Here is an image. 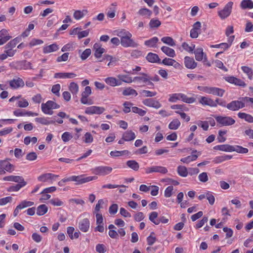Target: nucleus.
<instances>
[{
    "label": "nucleus",
    "instance_id": "obj_31",
    "mask_svg": "<svg viewBox=\"0 0 253 253\" xmlns=\"http://www.w3.org/2000/svg\"><path fill=\"white\" fill-rule=\"evenodd\" d=\"M161 49L166 55L169 57L173 58L176 56L174 50L168 46H163Z\"/></svg>",
    "mask_w": 253,
    "mask_h": 253
},
{
    "label": "nucleus",
    "instance_id": "obj_60",
    "mask_svg": "<svg viewBox=\"0 0 253 253\" xmlns=\"http://www.w3.org/2000/svg\"><path fill=\"white\" fill-rule=\"evenodd\" d=\"M181 93H175L169 95V101L170 102H176L177 100H180Z\"/></svg>",
    "mask_w": 253,
    "mask_h": 253
},
{
    "label": "nucleus",
    "instance_id": "obj_51",
    "mask_svg": "<svg viewBox=\"0 0 253 253\" xmlns=\"http://www.w3.org/2000/svg\"><path fill=\"white\" fill-rule=\"evenodd\" d=\"M161 25V22L157 19L155 18H152L150 20L149 25L150 28H157Z\"/></svg>",
    "mask_w": 253,
    "mask_h": 253
},
{
    "label": "nucleus",
    "instance_id": "obj_7",
    "mask_svg": "<svg viewBox=\"0 0 253 253\" xmlns=\"http://www.w3.org/2000/svg\"><path fill=\"white\" fill-rule=\"evenodd\" d=\"M91 93V87L89 86H86L84 88V90L82 93L81 102L82 104L85 105L92 104L93 103L92 100L88 98Z\"/></svg>",
    "mask_w": 253,
    "mask_h": 253
},
{
    "label": "nucleus",
    "instance_id": "obj_12",
    "mask_svg": "<svg viewBox=\"0 0 253 253\" xmlns=\"http://www.w3.org/2000/svg\"><path fill=\"white\" fill-rule=\"evenodd\" d=\"M224 79L226 82L235 85L239 86L241 87H245L247 86V84L244 81L234 76L225 77Z\"/></svg>",
    "mask_w": 253,
    "mask_h": 253
},
{
    "label": "nucleus",
    "instance_id": "obj_16",
    "mask_svg": "<svg viewBox=\"0 0 253 253\" xmlns=\"http://www.w3.org/2000/svg\"><path fill=\"white\" fill-rule=\"evenodd\" d=\"M105 111V108L103 107L92 106L88 107L85 110V113L88 115L98 114L100 115L103 113Z\"/></svg>",
    "mask_w": 253,
    "mask_h": 253
},
{
    "label": "nucleus",
    "instance_id": "obj_20",
    "mask_svg": "<svg viewBox=\"0 0 253 253\" xmlns=\"http://www.w3.org/2000/svg\"><path fill=\"white\" fill-rule=\"evenodd\" d=\"M184 64L185 67L189 69H194L197 66V63L194 58L188 56L184 57Z\"/></svg>",
    "mask_w": 253,
    "mask_h": 253
},
{
    "label": "nucleus",
    "instance_id": "obj_43",
    "mask_svg": "<svg viewBox=\"0 0 253 253\" xmlns=\"http://www.w3.org/2000/svg\"><path fill=\"white\" fill-rule=\"evenodd\" d=\"M138 14L140 16H144L147 18H150L152 12L148 8H142L138 10Z\"/></svg>",
    "mask_w": 253,
    "mask_h": 253
},
{
    "label": "nucleus",
    "instance_id": "obj_5",
    "mask_svg": "<svg viewBox=\"0 0 253 253\" xmlns=\"http://www.w3.org/2000/svg\"><path fill=\"white\" fill-rule=\"evenodd\" d=\"M214 118L219 126H230L235 123V120L229 116H215Z\"/></svg>",
    "mask_w": 253,
    "mask_h": 253
},
{
    "label": "nucleus",
    "instance_id": "obj_27",
    "mask_svg": "<svg viewBox=\"0 0 253 253\" xmlns=\"http://www.w3.org/2000/svg\"><path fill=\"white\" fill-rule=\"evenodd\" d=\"M193 53H194L195 59L198 61H202L204 58L205 56H207L206 54L204 52L203 49L202 47H199L194 50Z\"/></svg>",
    "mask_w": 253,
    "mask_h": 253
},
{
    "label": "nucleus",
    "instance_id": "obj_17",
    "mask_svg": "<svg viewBox=\"0 0 253 253\" xmlns=\"http://www.w3.org/2000/svg\"><path fill=\"white\" fill-rule=\"evenodd\" d=\"M121 44L124 47H136L138 46V44L132 39V37L121 39Z\"/></svg>",
    "mask_w": 253,
    "mask_h": 253
},
{
    "label": "nucleus",
    "instance_id": "obj_45",
    "mask_svg": "<svg viewBox=\"0 0 253 253\" xmlns=\"http://www.w3.org/2000/svg\"><path fill=\"white\" fill-rule=\"evenodd\" d=\"M158 213L156 211H153L149 214V220L156 225L159 224V218H158Z\"/></svg>",
    "mask_w": 253,
    "mask_h": 253
},
{
    "label": "nucleus",
    "instance_id": "obj_33",
    "mask_svg": "<svg viewBox=\"0 0 253 253\" xmlns=\"http://www.w3.org/2000/svg\"><path fill=\"white\" fill-rule=\"evenodd\" d=\"M237 115L239 118L244 119L248 123H253V117L251 115L246 113L239 112Z\"/></svg>",
    "mask_w": 253,
    "mask_h": 253
},
{
    "label": "nucleus",
    "instance_id": "obj_35",
    "mask_svg": "<svg viewBox=\"0 0 253 253\" xmlns=\"http://www.w3.org/2000/svg\"><path fill=\"white\" fill-rule=\"evenodd\" d=\"M158 41V38L157 37H154L148 40L145 41L144 44L148 47H155Z\"/></svg>",
    "mask_w": 253,
    "mask_h": 253
},
{
    "label": "nucleus",
    "instance_id": "obj_14",
    "mask_svg": "<svg viewBox=\"0 0 253 253\" xmlns=\"http://www.w3.org/2000/svg\"><path fill=\"white\" fill-rule=\"evenodd\" d=\"M142 103L149 107L158 109L162 107V104L158 100L153 98H146L142 100Z\"/></svg>",
    "mask_w": 253,
    "mask_h": 253
},
{
    "label": "nucleus",
    "instance_id": "obj_10",
    "mask_svg": "<svg viewBox=\"0 0 253 253\" xmlns=\"http://www.w3.org/2000/svg\"><path fill=\"white\" fill-rule=\"evenodd\" d=\"M10 87L12 89H17L24 86L25 83L22 79L16 77L8 81Z\"/></svg>",
    "mask_w": 253,
    "mask_h": 253
},
{
    "label": "nucleus",
    "instance_id": "obj_53",
    "mask_svg": "<svg viewBox=\"0 0 253 253\" xmlns=\"http://www.w3.org/2000/svg\"><path fill=\"white\" fill-rule=\"evenodd\" d=\"M117 35L120 38L121 40L126 37H132V34L129 31L125 29H122L120 31H119Z\"/></svg>",
    "mask_w": 253,
    "mask_h": 253
},
{
    "label": "nucleus",
    "instance_id": "obj_48",
    "mask_svg": "<svg viewBox=\"0 0 253 253\" xmlns=\"http://www.w3.org/2000/svg\"><path fill=\"white\" fill-rule=\"evenodd\" d=\"M161 41L164 43L168 44L171 46L175 45V42L174 40L170 37H164L161 39Z\"/></svg>",
    "mask_w": 253,
    "mask_h": 253
},
{
    "label": "nucleus",
    "instance_id": "obj_18",
    "mask_svg": "<svg viewBox=\"0 0 253 253\" xmlns=\"http://www.w3.org/2000/svg\"><path fill=\"white\" fill-rule=\"evenodd\" d=\"M146 173L152 172H159L162 174H165L168 172V169L166 168L159 166H154L151 167H148L145 169Z\"/></svg>",
    "mask_w": 253,
    "mask_h": 253
},
{
    "label": "nucleus",
    "instance_id": "obj_61",
    "mask_svg": "<svg viewBox=\"0 0 253 253\" xmlns=\"http://www.w3.org/2000/svg\"><path fill=\"white\" fill-rule=\"evenodd\" d=\"M171 108L172 109L177 110V111H179L181 112L188 111V108L187 107H186L185 105H181V104L173 105L171 106Z\"/></svg>",
    "mask_w": 253,
    "mask_h": 253
},
{
    "label": "nucleus",
    "instance_id": "obj_26",
    "mask_svg": "<svg viewBox=\"0 0 253 253\" xmlns=\"http://www.w3.org/2000/svg\"><path fill=\"white\" fill-rule=\"evenodd\" d=\"M77 76V75L73 73H56L54 75L56 79H72Z\"/></svg>",
    "mask_w": 253,
    "mask_h": 253
},
{
    "label": "nucleus",
    "instance_id": "obj_22",
    "mask_svg": "<svg viewBox=\"0 0 253 253\" xmlns=\"http://www.w3.org/2000/svg\"><path fill=\"white\" fill-rule=\"evenodd\" d=\"M34 202L31 201H23L21 203L18 205L16 209H15L13 212V215L14 216H16L19 211V210H22L24 208H27L28 207H30L34 205Z\"/></svg>",
    "mask_w": 253,
    "mask_h": 253
},
{
    "label": "nucleus",
    "instance_id": "obj_19",
    "mask_svg": "<svg viewBox=\"0 0 253 253\" xmlns=\"http://www.w3.org/2000/svg\"><path fill=\"white\" fill-rule=\"evenodd\" d=\"M160 63L167 66H172L175 69H181L182 68V66L178 62L172 58L166 57Z\"/></svg>",
    "mask_w": 253,
    "mask_h": 253
},
{
    "label": "nucleus",
    "instance_id": "obj_44",
    "mask_svg": "<svg viewBox=\"0 0 253 253\" xmlns=\"http://www.w3.org/2000/svg\"><path fill=\"white\" fill-rule=\"evenodd\" d=\"M181 46L183 50L189 53H193L195 48L194 44L192 43L191 45H189L186 42H183L181 44Z\"/></svg>",
    "mask_w": 253,
    "mask_h": 253
},
{
    "label": "nucleus",
    "instance_id": "obj_63",
    "mask_svg": "<svg viewBox=\"0 0 253 253\" xmlns=\"http://www.w3.org/2000/svg\"><path fill=\"white\" fill-rule=\"evenodd\" d=\"M91 54V50L90 48L85 49L81 54L80 57L82 60L86 59Z\"/></svg>",
    "mask_w": 253,
    "mask_h": 253
},
{
    "label": "nucleus",
    "instance_id": "obj_23",
    "mask_svg": "<svg viewBox=\"0 0 253 253\" xmlns=\"http://www.w3.org/2000/svg\"><path fill=\"white\" fill-rule=\"evenodd\" d=\"M106 84L111 86H120L122 85V82L113 77H109L104 79Z\"/></svg>",
    "mask_w": 253,
    "mask_h": 253
},
{
    "label": "nucleus",
    "instance_id": "obj_58",
    "mask_svg": "<svg viewBox=\"0 0 253 253\" xmlns=\"http://www.w3.org/2000/svg\"><path fill=\"white\" fill-rule=\"evenodd\" d=\"M126 165L134 170H137L139 169L138 164L134 160H129L126 162Z\"/></svg>",
    "mask_w": 253,
    "mask_h": 253
},
{
    "label": "nucleus",
    "instance_id": "obj_55",
    "mask_svg": "<svg viewBox=\"0 0 253 253\" xmlns=\"http://www.w3.org/2000/svg\"><path fill=\"white\" fill-rule=\"evenodd\" d=\"M177 172L179 175L182 177H186L188 174V171L184 166H179L177 168Z\"/></svg>",
    "mask_w": 253,
    "mask_h": 253
},
{
    "label": "nucleus",
    "instance_id": "obj_1",
    "mask_svg": "<svg viewBox=\"0 0 253 253\" xmlns=\"http://www.w3.org/2000/svg\"><path fill=\"white\" fill-rule=\"evenodd\" d=\"M160 79L157 75L151 76L149 74L145 73H139V76L133 78V82L139 84V86H144L145 85L149 86V88L154 87V82H159Z\"/></svg>",
    "mask_w": 253,
    "mask_h": 253
},
{
    "label": "nucleus",
    "instance_id": "obj_56",
    "mask_svg": "<svg viewBox=\"0 0 253 253\" xmlns=\"http://www.w3.org/2000/svg\"><path fill=\"white\" fill-rule=\"evenodd\" d=\"M133 104L129 101H125L123 103V111L125 113H128L131 111V108L133 107Z\"/></svg>",
    "mask_w": 253,
    "mask_h": 253
},
{
    "label": "nucleus",
    "instance_id": "obj_34",
    "mask_svg": "<svg viewBox=\"0 0 253 253\" xmlns=\"http://www.w3.org/2000/svg\"><path fill=\"white\" fill-rule=\"evenodd\" d=\"M87 12L88 11L86 9L83 10H77L74 11L73 17L76 20H79L83 18Z\"/></svg>",
    "mask_w": 253,
    "mask_h": 253
},
{
    "label": "nucleus",
    "instance_id": "obj_24",
    "mask_svg": "<svg viewBox=\"0 0 253 253\" xmlns=\"http://www.w3.org/2000/svg\"><path fill=\"white\" fill-rule=\"evenodd\" d=\"M90 226V222L87 218H84L79 223V228L84 232L88 231Z\"/></svg>",
    "mask_w": 253,
    "mask_h": 253
},
{
    "label": "nucleus",
    "instance_id": "obj_28",
    "mask_svg": "<svg viewBox=\"0 0 253 253\" xmlns=\"http://www.w3.org/2000/svg\"><path fill=\"white\" fill-rule=\"evenodd\" d=\"M147 61L151 63H161V60L159 56L156 54L152 52H149L146 57Z\"/></svg>",
    "mask_w": 253,
    "mask_h": 253
},
{
    "label": "nucleus",
    "instance_id": "obj_9",
    "mask_svg": "<svg viewBox=\"0 0 253 253\" xmlns=\"http://www.w3.org/2000/svg\"><path fill=\"white\" fill-rule=\"evenodd\" d=\"M233 3L232 1L228 2L224 7L223 9L218 12V16L222 19L228 17L231 14Z\"/></svg>",
    "mask_w": 253,
    "mask_h": 253
},
{
    "label": "nucleus",
    "instance_id": "obj_3",
    "mask_svg": "<svg viewBox=\"0 0 253 253\" xmlns=\"http://www.w3.org/2000/svg\"><path fill=\"white\" fill-rule=\"evenodd\" d=\"M197 88L200 91L208 94H211L218 96H222L225 92L223 89L216 87H210L207 86H198Z\"/></svg>",
    "mask_w": 253,
    "mask_h": 253
},
{
    "label": "nucleus",
    "instance_id": "obj_11",
    "mask_svg": "<svg viewBox=\"0 0 253 253\" xmlns=\"http://www.w3.org/2000/svg\"><path fill=\"white\" fill-rule=\"evenodd\" d=\"M219 100V99L217 98L215 100H213L211 98L201 96L199 100L200 104L203 106H209L211 107H217V102Z\"/></svg>",
    "mask_w": 253,
    "mask_h": 253
},
{
    "label": "nucleus",
    "instance_id": "obj_32",
    "mask_svg": "<svg viewBox=\"0 0 253 253\" xmlns=\"http://www.w3.org/2000/svg\"><path fill=\"white\" fill-rule=\"evenodd\" d=\"M17 184L15 185L11 186L8 189V191L9 192H15L19 191L22 187L25 186L27 184V182L24 181H21L18 182Z\"/></svg>",
    "mask_w": 253,
    "mask_h": 253
},
{
    "label": "nucleus",
    "instance_id": "obj_59",
    "mask_svg": "<svg viewBox=\"0 0 253 253\" xmlns=\"http://www.w3.org/2000/svg\"><path fill=\"white\" fill-rule=\"evenodd\" d=\"M227 133L226 130H220L218 131V135L217 137L218 142L219 143H222L225 141L226 138L224 136L225 134Z\"/></svg>",
    "mask_w": 253,
    "mask_h": 253
},
{
    "label": "nucleus",
    "instance_id": "obj_21",
    "mask_svg": "<svg viewBox=\"0 0 253 253\" xmlns=\"http://www.w3.org/2000/svg\"><path fill=\"white\" fill-rule=\"evenodd\" d=\"M93 49L94 51V55L98 59H100L103 53L105 52V48L101 47L99 43H95L93 45Z\"/></svg>",
    "mask_w": 253,
    "mask_h": 253
},
{
    "label": "nucleus",
    "instance_id": "obj_13",
    "mask_svg": "<svg viewBox=\"0 0 253 253\" xmlns=\"http://www.w3.org/2000/svg\"><path fill=\"white\" fill-rule=\"evenodd\" d=\"M58 177V175H55L51 173H43L38 177V180L40 182H50L52 183L53 181Z\"/></svg>",
    "mask_w": 253,
    "mask_h": 253
},
{
    "label": "nucleus",
    "instance_id": "obj_30",
    "mask_svg": "<svg viewBox=\"0 0 253 253\" xmlns=\"http://www.w3.org/2000/svg\"><path fill=\"white\" fill-rule=\"evenodd\" d=\"M232 146L228 144L218 145L213 147V149L216 151L224 152H231Z\"/></svg>",
    "mask_w": 253,
    "mask_h": 253
},
{
    "label": "nucleus",
    "instance_id": "obj_50",
    "mask_svg": "<svg viewBox=\"0 0 253 253\" xmlns=\"http://www.w3.org/2000/svg\"><path fill=\"white\" fill-rule=\"evenodd\" d=\"M69 89L73 95H76L79 92V85L77 84L72 82L69 84Z\"/></svg>",
    "mask_w": 253,
    "mask_h": 253
},
{
    "label": "nucleus",
    "instance_id": "obj_6",
    "mask_svg": "<svg viewBox=\"0 0 253 253\" xmlns=\"http://www.w3.org/2000/svg\"><path fill=\"white\" fill-rule=\"evenodd\" d=\"M11 68L21 70L32 69V64L26 60L13 61L9 64Z\"/></svg>",
    "mask_w": 253,
    "mask_h": 253
},
{
    "label": "nucleus",
    "instance_id": "obj_37",
    "mask_svg": "<svg viewBox=\"0 0 253 253\" xmlns=\"http://www.w3.org/2000/svg\"><path fill=\"white\" fill-rule=\"evenodd\" d=\"M117 77L122 82L130 84L133 82V78L127 75H118Z\"/></svg>",
    "mask_w": 253,
    "mask_h": 253
},
{
    "label": "nucleus",
    "instance_id": "obj_36",
    "mask_svg": "<svg viewBox=\"0 0 253 253\" xmlns=\"http://www.w3.org/2000/svg\"><path fill=\"white\" fill-rule=\"evenodd\" d=\"M3 180L4 181H13L15 182H19L21 181H23L24 178L20 176H14V175H10L7 176H5L3 178Z\"/></svg>",
    "mask_w": 253,
    "mask_h": 253
},
{
    "label": "nucleus",
    "instance_id": "obj_29",
    "mask_svg": "<svg viewBox=\"0 0 253 253\" xmlns=\"http://www.w3.org/2000/svg\"><path fill=\"white\" fill-rule=\"evenodd\" d=\"M122 136L126 141H130L135 138L136 135L132 130H127L123 134Z\"/></svg>",
    "mask_w": 253,
    "mask_h": 253
},
{
    "label": "nucleus",
    "instance_id": "obj_64",
    "mask_svg": "<svg viewBox=\"0 0 253 253\" xmlns=\"http://www.w3.org/2000/svg\"><path fill=\"white\" fill-rule=\"evenodd\" d=\"M93 136L90 132H86L84 136V141L86 143H91L93 141Z\"/></svg>",
    "mask_w": 253,
    "mask_h": 253
},
{
    "label": "nucleus",
    "instance_id": "obj_57",
    "mask_svg": "<svg viewBox=\"0 0 253 253\" xmlns=\"http://www.w3.org/2000/svg\"><path fill=\"white\" fill-rule=\"evenodd\" d=\"M140 93L145 97H152L155 96L157 94L156 91H152L148 90H142Z\"/></svg>",
    "mask_w": 253,
    "mask_h": 253
},
{
    "label": "nucleus",
    "instance_id": "obj_42",
    "mask_svg": "<svg viewBox=\"0 0 253 253\" xmlns=\"http://www.w3.org/2000/svg\"><path fill=\"white\" fill-rule=\"evenodd\" d=\"M122 94L124 96L133 95L134 96H136L138 94L136 90L130 87L125 88L123 91Z\"/></svg>",
    "mask_w": 253,
    "mask_h": 253
},
{
    "label": "nucleus",
    "instance_id": "obj_15",
    "mask_svg": "<svg viewBox=\"0 0 253 253\" xmlns=\"http://www.w3.org/2000/svg\"><path fill=\"white\" fill-rule=\"evenodd\" d=\"M112 168L108 166H100L94 169L93 172L97 175H106L110 173L112 171Z\"/></svg>",
    "mask_w": 253,
    "mask_h": 253
},
{
    "label": "nucleus",
    "instance_id": "obj_41",
    "mask_svg": "<svg viewBox=\"0 0 253 253\" xmlns=\"http://www.w3.org/2000/svg\"><path fill=\"white\" fill-rule=\"evenodd\" d=\"M180 100L183 102L192 104L196 101V98L193 97H188L186 94L181 93Z\"/></svg>",
    "mask_w": 253,
    "mask_h": 253
},
{
    "label": "nucleus",
    "instance_id": "obj_46",
    "mask_svg": "<svg viewBox=\"0 0 253 253\" xmlns=\"http://www.w3.org/2000/svg\"><path fill=\"white\" fill-rule=\"evenodd\" d=\"M241 69L248 76L249 79L251 80L253 79V72L252 68L246 66H243L241 67Z\"/></svg>",
    "mask_w": 253,
    "mask_h": 253
},
{
    "label": "nucleus",
    "instance_id": "obj_25",
    "mask_svg": "<svg viewBox=\"0 0 253 253\" xmlns=\"http://www.w3.org/2000/svg\"><path fill=\"white\" fill-rule=\"evenodd\" d=\"M58 45L56 43H52L48 45H45L43 47L42 52L44 54H48L52 52H55L59 49Z\"/></svg>",
    "mask_w": 253,
    "mask_h": 253
},
{
    "label": "nucleus",
    "instance_id": "obj_49",
    "mask_svg": "<svg viewBox=\"0 0 253 253\" xmlns=\"http://www.w3.org/2000/svg\"><path fill=\"white\" fill-rule=\"evenodd\" d=\"M48 211L47 207L44 205H40L37 210V214L39 215H42L46 213Z\"/></svg>",
    "mask_w": 253,
    "mask_h": 253
},
{
    "label": "nucleus",
    "instance_id": "obj_62",
    "mask_svg": "<svg viewBox=\"0 0 253 253\" xmlns=\"http://www.w3.org/2000/svg\"><path fill=\"white\" fill-rule=\"evenodd\" d=\"M132 112L135 114H138L139 116L143 117L146 114V111L144 110L137 107H132Z\"/></svg>",
    "mask_w": 253,
    "mask_h": 253
},
{
    "label": "nucleus",
    "instance_id": "obj_38",
    "mask_svg": "<svg viewBox=\"0 0 253 253\" xmlns=\"http://www.w3.org/2000/svg\"><path fill=\"white\" fill-rule=\"evenodd\" d=\"M129 154V152L126 150L123 151H113L110 152V155L113 157H118L122 156H128Z\"/></svg>",
    "mask_w": 253,
    "mask_h": 253
},
{
    "label": "nucleus",
    "instance_id": "obj_54",
    "mask_svg": "<svg viewBox=\"0 0 253 253\" xmlns=\"http://www.w3.org/2000/svg\"><path fill=\"white\" fill-rule=\"evenodd\" d=\"M20 100H18L17 102V107H20V108H26L29 106V102L24 98H21Z\"/></svg>",
    "mask_w": 253,
    "mask_h": 253
},
{
    "label": "nucleus",
    "instance_id": "obj_2",
    "mask_svg": "<svg viewBox=\"0 0 253 253\" xmlns=\"http://www.w3.org/2000/svg\"><path fill=\"white\" fill-rule=\"evenodd\" d=\"M98 178L97 176H86L85 174H82L80 175H73L68 177L67 180L70 181L76 182V185L83 184L89 181L96 180Z\"/></svg>",
    "mask_w": 253,
    "mask_h": 253
},
{
    "label": "nucleus",
    "instance_id": "obj_47",
    "mask_svg": "<svg viewBox=\"0 0 253 253\" xmlns=\"http://www.w3.org/2000/svg\"><path fill=\"white\" fill-rule=\"evenodd\" d=\"M231 152L236 151L241 154H246L248 152V149L239 145L232 146Z\"/></svg>",
    "mask_w": 253,
    "mask_h": 253
},
{
    "label": "nucleus",
    "instance_id": "obj_4",
    "mask_svg": "<svg viewBox=\"0 0 253 253\" xmlns=\"http://www.w3.org/2000/svg\"><path fill=\"white\" fill-rule=\"evenodd\" d=\"M60 105L56 102L48 100L46 103H42L41 105V110L42 112L46 115H51L53 113V109H58Z\"/></svg>",
    "mask_w": 253,
    "mask_h": 253
},
{
    "label": "nucleus",
    "instance_id": "obj_52",
    "mask_svg": "<svg viewBox=\"0 0 253 253\" xmlns=\"http://www.w3.org/2000/svg\"><path fill=\"white\" fill-rule=\"evenodd\" d=\"M43 43V41L42 40L33 38L29 42V46L30 47H33L38 45L42 44Z\"/></svg>",
    "mask_w": 253,
    "mask_h": 253
},
{
    "label": "nucleus",
    "instance_id": "obj_39",
    "mask_svg": "<svg viewBox=\"0 0 253 253\" xmlns=\"http://www.w3.org/2000/svg\"><path fill=\"white\" fill-rule=\"evenodd\" d=\"M243 9L253 8V2L251 0H243L240 4Z\"/></svg>",
    "mask_w": 253,
    "mask_h": 253
},
{
    "label": "nucleus",
    "instance_id": "obj_8",
    "mask_svg": "<svg viewBox=\"0 0 253 253\" xmlns=\"http://www.w3.org/2000/svg\"><path fill=\"white\" fill-rule=\"evenodd\" d=\"M245 107V101L242 100H233L227 104L226 107L229 110L236 111Z\"/></svg>",
    "mask_w": 253,
    "mask_h": 253
},
{
    "label": "nucleus",
    "instance_id": "obj_40",
    "mask_svg": "<svg viewBox=\"0 0 253 253\" xmlns=\"http://www.w3.org/2000/svg\"><path fill=\"white\" fill-rule=\"evenodd\" d=\"M181 123L177 119H173L169 124V128L172 130L177 129L180 126Z\"/></svg>",
    "mask_w": 253,
    "mask_h": 253
}]
</instances>
